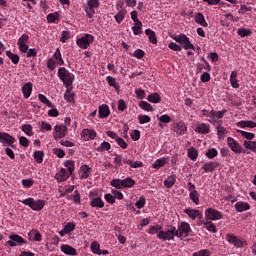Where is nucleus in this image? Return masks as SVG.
<instances>
[{"label": "nucleus", "instance_id": "obj_1", "mask_svg": "<svg viewBox=\"0 0 256 256\" xmlns=\"http://www.w3.org/2000/svg\"><path fill=\"white\" fill-rule=\"evenodd\" d=\"M191 233V225L187 222H181L178 229L174 226H170L166 231H160L158 233V239L160 241H173L175 237H183V235H189Z\"/></svg>", "mask_w": 256, "mask_h": 256}, {"label": "nucleus", "instance_id": "obj_2", "mask_svg": "<svg viewBox=\"0 0 256 256\" xmlns=\"http://www.w3.org/2000/svg\"><path fill=\"white\" fill-rule=\"evenodd\" d=\"M58 77H59L60 81H62L63 85H65V87H67V89H69V87H71V85H73V81L75 79V75H73V73L69 72V70H67V68H65V67H60L58 69Z\"/></svg>", "mask_w": 256, "mask_h": 256}, {"label": "nucleus", "instance_id": "obj_3", "mask_svg": "<svg viewBox=\"0 0 256 256\" xmlns=\"http://www.w3.org/2000/svg\"><path fill=\"white\" fill-rule=\"evenodd\" d=\"M65 61H63V57L61 56V50L56 49L54 55L48 59L47 67L50 71H55L57 69V65H64Z\"/></svg>", "mask_w": 256, "mask_h": 256}, {"label": "nucleus", "instance_id": "obj_4", "mask_svg": "<svg viewBox=\"0 0 256 256\" xmlns=\"http://www.w3.org/2000/svg\"><path fill=\"white\" fill-rule=\"evenodd\" d=\"M21 203H23V205H27L33 211H41V209L45 207V200H35L33 198H27L25 200H22Z\"/></svg>", "mask_w": 256, "mask_h": 256}, {"label": "nucleus", "instance_id": "obj_5", "mask_svg": "<svg viewBox=\"0 0 256 256\" xmlns=\"http://www.w3.org/2000/svg\"><path fill=\"white\" fill-rule=\"evenodd\" d=\"M173 39L174 41H176V43H179L181 47H183V49H185L186 51L189 49H192L193 51H195V46L191 43V40H189V37H187V35L180 34V35L174 36Z\"/></svg>", "mask_w": 256, "mask_h": 256}, {"label": "nucleus", "instance_id": "obj_6", "mask_svg": "<svg viewBox=\"0 0 256 256\" xmlns=\"http://www.w3.org/2000/svg\"><path fill=\"white\" fill-rule=\"evenodd\" d=\"M173 39L174 41H176V43H179L181 47H183V49H185L186 51L189 49H192L193 51H195V46L191 43V40H189V37H187V35L180 34V35L174 36Z\"/></svg>", "mask_w": 256, "mask_h": 256}, {"label": "nucleus", "instance_id": "obj_7", "mask_svg": "<svg viewBox=\"0 0 256 256\" xmlns=\"http://www.w3.org/2000/svg\"><path fill=\"white\" fill-rule=\"evenodd\" d=\"M173 39L174 41H176V43H179L181 47H183V49H185L186 51L189 49H192L193 51H195V46L191 43V40H189V37H187V35L180 34V35L174 36Z\"/></svg>", "mask_w": 256, "mask_h": 256}, {"label": "nucleus", "instance_id": "obj_8", "mask_svg": "<svg viewBox=\"0 0 256 256\" xmlns=\"http://www.w3.org/2000/svg\"><path fill=\"white\" fill-rule=\"evenodd\" d=\"M93 41H95V37L93 35L85 34L76 41V44L78 47H80V49H89V46L91 43H93Z\"/></svg>", "mask_w": 256, "mask_h": 256}, {"label": "nucleus", "instance_id": "obj_9", "mask_svg": "<svg viewBox=\"0 0 256 256\" xmlns=\"http://www.w3.org/2000/svg\"><path fill=\"white\" fill-rule=\"evenodd\" d=\"M89 197H90V205L92 207H95L96 209H103V207H105V202L101 197L97 195V193L90 192Z\"/></svg>", "mask_w": 256, "mask_h": 256}, {"label": "nucleus", "instance_id": "obj_10", "mask_svg": "<svg viewBox=\"0 0 256 256\" xmlns=\"http://www.w3.org/2000/svg\"><path fill=\"white\" fill-rule=\"evenodd\" d=\"M68 132L69 128L66 125H56L54 127L53 137L57 141V139H63V137H65V135H67Z\"/></svg>", "mask_w": 256, "mask_h": 256}, {"label": "nucleus", "instance_id": "obj_11", "mask_svg": "<svg viewBox=\"0 0 256 256\" xmlns=\"http://www.w3.org/2000/svg\"><path fill=\"white\" fill-rule=\"evenodd\" d=\"M205 217L209 221H219L223 219V214L219 210H216L215 208H208L205 211Z\"/></svg>", "mask_w": 256, "mask_h": 256}, {"label": "nucleus", "instance_id": "obj_12", "mask_svg": "<svg viewBox=\"0 0 256 256\" xmlns=\"http://www.w3.org/2000/svg\"><path fill=\"white\" fill-rule=\"evenodd\" d=\"M226 240L234 247L241 248L247 245V241L239 239L235 234L229 233L226 235Z\"/></svg>", "mask_w": 256, "mask_h": 256}, {"label": "nucleus", "instance_id": "obj_13", "mask_svg": "<svg viewBox=\"0 0 256 256\" xmlns=\"http://www.w3.org/2000/svg\"><path fill=\"white\" fill-rule=\"evenodd\" d=\"M17 45L21 53H27L29 51V35L22 34L17 41Z\"/></svg>", "mask_w": 256, "mask_h": 256}, {"label": "nucleus", "instance_id": "obj_14", "mask_svg": "<svg viewBox=\"0 0 256 256\" xmlns=\"http://www.w3.org/2000/svg\"><path fill=\"white\" fill-rule=\"evenodd\" d=\"M9 239L10 240H8L6 242V245H9V247H17L19 245H23V244L27 243V241L23 237H21L17 234L10 235Z\"/></svg>", "mask_w": 256, "mask_h": 256}, {"label": "nucleus", "instance_id": "obj_15", "mask_svg": "<svg viewBox=\"0 0 256 256\" xmlns=\"http://www.w3.org/2000/svg\"><path fill=\"white\" fill-rule=\"evenodd\" d=\"M100 2L99 0H88L87 1V6L85 8L87 17H89V19L93 18V15H95V9H97V7H99Z\"/></svg>", "mask_w": 256, "mask_h": 256}, {"label": "nucleus", "instance_id": "obj_16", "mask_svg": "<svg viewBox=\"0 0 256 256\" xmlns=\"http://www.w3.org/2000/svg\"><path fill=\"white\" fill-rule=\"evenodd\" d=\"M225 113H227L226 109H223L222 111L211 110L210 119H208L209 123L215 125L219 119H223V117H225Z\"/></svg>", "mask_w": 256, "mask_h": 256}, {"label": "nucleus", "instance_id": "obj_17", "mask_svg": "<svg viewBox=\"0 0 256 256\" xmlns=\"http://www.w3.org/2000/svg\"><path fill=\"white\" fill-rule=\"evenodd\" d=\"M227 145L231 149V151H233V153H243V148L241 147L239 142H237V140H235L234 138L228 137Z\"/></svg>", "mask_w": 256, "mask_h": 256}, {"label": "nucleus", "instance_id": "obj_18", "mask_svg": "<svg viewBox=\"0 0 256 256\" xmlns=\"http://www.w3.org/2000/svg\"><path fill=\"white\" fill-rule=\"evenodd\" d=\"M184 213L192 219V221H195V219H203V212L196 209L186 208L184 209Z\"/></svg>", "mask_w": 256, "mask_h": 256}, {"label": "nucleus", "instance_id": "obj_19", "mask_svg": "<svg viewBox=\"0 0 256 256\" xmlns=\"http://www.w3.org/2000/svg\"><path fill=\"white\" fill-rule=\"evenodd\" d=\"M172 130L180 136L185 135L187 133V125H185V122H176L173 124Z\"/></svg>", "mask_w": 256, "mask_h": 256}, {"label": "nucleus", "instance_id": "obj_20", "mask_svg": "<svg viewBox=\"0 0 256 256\" xmlns=\"http://www.w3.org/2000/svg\"><path fill=\"white\" fill-rule=\"evenodd\" d=\"M81 137H83L85 141H90L92 139H95V137H97V132L93 129L85 128L81 133Z\"/></svg>", "mask_w": 256, "mask_h": 256}, {"label": "nucleus", "instance_id": "obj_21", "mask_svg": "<svg viewBox=\"0 0 256 256\" xmlns=\"http://www.w3.org/2000/svg\"><path fill=\"white\" fill-rule=\"evenodd\" d=\"M69 177H71V174H69L67 172V169H65V168L60 169V171L58 173H56V175H55V179L59 183H63V181H67V179H69Z\"/></svg>", "mask_w": 256, "mask_h": 256}, {"label": "nucleus", "instance_id": "obj_22", "mask_svg": "<svg viewBox=\"0 0 256 256\" xmlns=\"http://www.w3.org/2000/svg\"><path fill=\"white\" fill-rule=\"evenodd\" d=\"M22 93L25 99H29L31 97V93H33V83H25L22 87Z\"/></svg>", "mask_w": 256, "mask_h": 256}, {"label": "nucleus", "instance_id": "obj_23", "mask_svg": "<svg viewBox=\"0 0 256 256\" xmlns=\"http://www.w3.org/2000/svg\"><path fill=\"white\" fill-rule=\"evenodd\" d=\"M0 143H6L7 145H13L15 143V138L5 132H0Z\"/></svg>", "mask_w": 256, "mask_h": 256}, {"label": "nucleus", "instance_id": "obj_24", "mask_svg": "<svg viewBox=\"0 0 256 256\" xmlns=\"http://www.w3.org/2000/svg\"><path fill=\"white\" fill-rule=\"evenodd\" d=\"M98 113H99L100 119H105V118L109 117V115H111V110L109 109L108 105L103 104V105L99 106Z\"/></svg>", "mask_w": 256, "mask_h": 256}, {"label": "nucleus", "instance_id": "obj_25", "mask_svg": "<svg viewBox=\"0 0 256 256\" xmlns=\"http://www.w3.org/2000/svg\"><path fill=\"white\" fill-rule=\"evenodd\" d=\"M209 131H211V126L206 123H200L195 128V132L200 133L202 135H207V133H209Z\"/></svg>", "mask_w": 256, "mask_h": 256}, {"label": "nucleus", "instance_id": "obj_26", "mask_svg": "<svg viewBox=\"0 0 256 256\" xmlns=\"http://www.w3.org/2000/svg\"><path fill=\"white\" fill-rule=\"evenodd\" d=\"M60 251H62V253H64V255H71V256L77 255V249H75L72 246L67 245V244L61 245Z\"/></svg>", "mask_w": 256, "mask_h": 256}, {"label": "nucleus", "instance_id": "obj_27", "mask_svg": "<svg viewBox=\"0 0 256 256\" xmlns=\"http://www.w3.org/2000/svg\"><path fill=\"white\" fill-rule=\"evenodd\" d=\"M234 207L238 213H243V211H249V209H251V205L243 201L236 202Z\"/></svg>", "mask_w": 256, "mask_h": 256}, {"label": "nucleus", "instance_id": "obj_28", "mask_svg": "<svg viewBox=\"0 0 256 256\" xmlns=\"http://www.w3.org/2000/svg\"><path fill=\"white\" fill-rule=\"evenodd\" d=\"M219 167L218 162H207L202 166L204 173H213Z\"/></svg>", "mask_w": 256, "mask_h": 256}, {"label": "nucleus", "instance_id": "obj_29", "mask_svg": "<svg viewBox=\"0 0 256 256\" xmlns=\"http://www.w3.org/2000/svg\"><path fill=\"white\" fill-rule=\"evenodd\" d=\"M195 23H198V25H201L202 27H208L209 24L205 20V16H203V13L198 12L194 16Z\"/></svg>", "mask_w": 256, "mask_h": 256}, {"label": "nucleus", "instance_id": "obj_30", "mask_svg": "<svg viewBox=\"0 0 256 256\" xmlns=\"http://www.w3.org/2000/svg\"><path fill=\"white\" fill-rule=\"evenodd\" d=\"M237 127H240L241 129H245L248 127L249 129H255L256 127V122H253L251 120L247 121H239L236 123Z\"/></svg>", "mask_w": 256, "mask_h": 256}, {"label": "nucleus", "instance_id": "obj_31", "mask_svg": "<svg viewBox=\"0 0 256 256\" xmlns=\"http://www.w3.org/2000/svg\"><path fill=\"white\" fill-rule=\"evenodd\" d=\"M80 179H87L91 175V168L87 165H82L79 171Z\"/></svg>", "mask_w": 256, "mask_h": 256}, {"label": "nucleus", "instance_id": "obj_32", "mask_svg": "<svg viewBox=\"0 0 256 256\" xmlns=\"http://www.w3.org/2000/svg\"><path fill=\"white\" fill-rule=\"evenodd\" d=\"M230 85L233 87V89H239L240 85L237 81V71H232L230 75Z\"/></svg>", "mask_w": 256, "mask_h": 256}, {"label": "nucleus", "instance_id": "obj_33", "mask_svg": "<svg viewBox=\"0 0 256 256\" xmlns=\"http://www.w3.org/2000/svg\"><path fill=\"white\" fill-rule=\"evenodd\" d=\"M28 237L30 241H38L42 240L41 233L37 230H32L28 233Z\"/></svg>", "mask_w": 256, "mask_h": 256}, {"label": "nucleus", "instance_id": "obj_34", "mask_svg": "<svg viewBox=\"0 0 256 256\" xmlns=\"http://www.w3.org/2000/svg\"><path fill=\"white\" fill-rule=\"evenodd\" d=\"M245 149L252 151V153H256V141L245 140L243 143Z\"/></svg>", "mask_w": 256, "mask_h": 256}, {"label": "nucleus", "instance_id": "obj_35", "mask_svg": "<svg viewBox=\"0 0 256 256\" xmlns=\"http://www.w3.org/2000/svg\"><path fill=\"white\" fill-rule=\"evenodd\" d=\"M161 229H163L162 227H161V225H159V224H157V225H151V226H149V229H148V234L149 235H156V233H157V236L159 235V233H161V231H163V230H161Z\"/></svg>", "mask_w": 256, "mask_h": 256}, {"label": "nucleus", "instance_id": "obj_36", "mask_svg": "<svg viewBox=\"0 0 256 256\" xmlns=\"http://www.w3.org/2000/svg\"><path fill=\"white\" fill-rule=\"evenodd\" d=\"M166 164H167V158H160V159H157L152 164V167L153 169H161V167H165Z\"/></svg>", "mask_w": 256, "mask_h": 256}, {"label": "nucleus", "instance_id": "obj_37", "mask_svg": "<svg viewBox=\"0 0 256 256\" xmlns=\"http://www.w3.org/2000/svg\"><path fill=\"white\" fill-rule=\"evenodd\" d=\"M90 249L94 255H101V245L97 241L91 243Z\"/></svg>", "mask_w": 256, "mask_h": 256}, {"label": "nucleus", "instance_id": "obj_38", "mask_svg": "<svg viewBox=\"0 0 256 256\" xmlns=\"http://www.w3.org/2000/svg\"><path fill=\"white\" fill-rule=\"evenodd\" d=\"M142 27L143 23L141 21L134 22V26L132 27L134 35H141L143 33Z\"/></svg>", "mask_w": 256, "mask_h": 256}, {"label": "nucleus", "instance_id": "obj_39", "mask_svg": "<svg viewBox=\"0 0 256 256\" xmlns=\"http://www.w3.org/2000/svg\"><path fill=\"white\" fill-rule=\"evenodd\" d=\"M145 33L147 37L149 38V41L153 43V45H157V37L155 35V31L151 29H146Z\"/></svg>", "mask_w": 256, "mask_h": 256}, {"label": "nucleus", "instance_id": "obj_40", "mask_svg": "<svg viewBox=\"0 0 256 256\" xmlns=\"http://www.w3.org/2000/svg\"><path fill=\"white\" fill-rule=\"evenodd\" d=\"M122 185L124 189H127V188L130 189L135 185V180H133V178L131 177H127L122 180Z\"/></svg>", "mask_w": 256, "mask_h": 256}, {"label": "nucleus", "instance_id": "obj_41", "mask_svg": "<svg viewBox=\"0 0 256 256\" xmlns=\"http://www.w3.org/2000/svg\"><path fill=\"white\" fill-rule=\"evenodd\" d=\"M106 81L108 82V85H110V87H114L116 91H119V83H117V80H115L113 76H107Z\"/></svg>", "mask_w": 256, "mask_h": 256}, {"label": "nucleus", "instance_id": "obj_42", "mask_svg": "<svg viewBox=\"0 0 256 256\" xmlns=\"http://www.w3.org/2000/svg\"><path fill=\"white\" fill-rule=\"evenodd\" d=\"M147 100L149 101V103H161V96L159 95V93H152L148 95Z\"/></svg>", "mask_w": 256, "mask_h": 256}, {"label": "nucleus", "instance_id": "obj_43", "mask_svg": "<svg viewBox=\"0 0 256 256\" xmlns=\"http://www.w3.org/2000/svg\"><path fill=\"white\" fill-rule=\"evenodd\" d=\"M175 181H177L175 176H168L167 179L164 181V185L167 189H171V187L175 185Z\"/></svg>", "mask_w": 256, "mask_h": 256}, {"label": "nucleus", "instance_id": "obj_44", "mask_svg": "<svg viewBox=\"0 0 256 256\" xmlns=\"http://www.w3.org/2000/svg\"><path fill=\"white\" fill-rule=\"evenodd\" d=\"M202 225H204L205 229L209 231L210 233H215L217 231V226L213 224L212 222H201Z\"/></svg>", "mask_w": 256, "mask_h": 256}, {"label": "nucleus", "instance_id": "obj_45", "mask_svg": "<svg viewBox=\"0 0 256 256\" xmlns=\"http://www.w3.org/2000/svg\"><path fill=\"white\" fill-rule=\"evenodd\" d=\"M22 131L28 137H33V126L31 124H24L22 125Z\"/></svg>", "mask_w": 256, "mask_h": 256}, {"label": "nucleus", "instance_id": "obj_46", "mask_svg": "<svg viewBox=\"0 0 256 256\" xmlns=\"http://www.w3.org/2000/svg\"><path fill=\"white\" fill-rule=\"evenodd\" d=\"M64 99L67 103H73L75 101V94L71 90L67 89L64 93Z\"/></svg>", "mask_w": 256, "mask_h": 256}, {"label": "nucleus", "instance_id": "obj_47", "mask_svg": "<svg viewBox=\"0 0 256 256\" xmlns=\"http://www.w3.org/2000/svg\"><path fill=\"white\" fill-rule=\"evenodd\" d=\"M188 157L192 161H197V157H199V153L197 152V149L195 148H189L188 149Z\"/></svg>", "mask_w": 256, "mask_h": 256}, {"label": "nucleus", "instance_id": "obj_48", "mask_svg": "<svg viewBox=\"0 0 256 256\" xmlns=\"http://www.w3.org/2000/svg\"><path fill=\"white\" fill-rule=\"evenodd\" d=\"M217 136L218 139H225V136L227 135V129H225V127L219 125L217 126Z\"/></svg>", "mask_w": 256, "mask_h": 256}, {"label": "nucleus", "instance_id": "obj_49", "mask_svg": "<svg viewBox=\"0 0 256 256\" xmlns=\"http://www.w3.org/2000/svg\"><path fill=\"white\" fill-rule=\"evenodd\" d=\"M64 165L68 169L67 172L69 173V175H73V172L75 171V162L67 160L65 161Z\"/></svg>", "mask_w": 256, "mask_h": 256}, {"label": "nucleus", "instance_id": "obj_50", "mask_svg": "<svg viewBox=\"0 0 256 256\" xmlns=\"http://www.w3.org/2000/svg\"><path fill=\"white\" fill-rule=\"evenodd\" d=\"M38 98H39V101H41V103H43L44 105H47V107H51L52 109L53 107H55V105H53V103H51V101H49V99L46 98L45 95L39 94Z\"/></svg>", "mask_w": 256, "mask_h": 256}, {"label": "nucleus", "instance_id": "obj_51", "mask_svg": "<svg viewBox=\"0 0 256 256\" xmlns=\"http://www.w3.org/2000/svg\"><path fill=\"white\" fill-rule=\"evenodd\" d=\"M6 55L8 58L11 59V61L14 65H17V63H19V55L13 54V52H11V51H6Z\"/></svg>", "mask_w": 256, "mask_h": 256}, {"label": "nucleus", "instance_id": "obj_52", "mask_svg": "<svg viewBox=\"0 0 256 256\" xmlns=\"http://www.w3.org/2000/svg\"><path fill=\"white\" fill-rule=\"evenodd\" d=\"M111 149V144L109 142H102L101 145L96 149L99 153H103V151H109Z\"/></svg>", "mask_w": 256, "mask_h": 256}, {"label": "nucleus", "instance_id": "obj_53", "mask_svg": "<svg viewBox=\"0 0 256 256\" xmlns=\"http://www.w3.org/2000/svg\"><path fill=\"white\" fill-rule=\"evenodd\" d=\"M238 133H240L242 137H244L245 139H248V141H253V139H255L254 133L243 131V130H239Z\"/></svg>", "mask_w": 256, "mask_h": 256}, {"label": "nucleus", "instance_id": "obj_54", "mask_svg": "<svg viewBox=\"0 0 256 256\" xmlns=\"http://www.w3.org/2000/svg\"><path fill=\"white\" fill-rule=\"evenodd\" d=\"M110 185L112 187H115V189H124L123 188V180L121 179H113L111 182H110Z\"/></svg>", "mask_w": 256, "mask_h": 256}, {"label": "nucleus", "instance_id": "obj_55", "mask_svg": "<svg viewBox=\"0 0 256 256\" xmlns=\"http://www.w3.org/2000/svg\"><path fill=\"white\" fill-rule=\"evenodd\" d=\"M237 33L240 37H249V35H251L252 32H251V29H246L244 27H241L238 29Z\"/></svg>", "mask_w": 256, "mask_h": 256}, {"label": "nucleus", "instance_id": "obj_56", "mask_svg": "<svg viewBox=\"0 0 256 256\" xmlns=\"http://www.w3.org/2000/svg\"><path fill=\"white\" fill-rule=\"evenodd\" d=\"M189 198L192 202H194L195 205H199V192H197V190L190 192Z\"/></svg>", "mask_w": 256, "mask_h": 256}, {"label": "nucleus", "instance_id": "obj_57", "mask_svg": "<svg viewBox=\"0 0 256 256\" xmlns=\"http://www.w3.org/2000/svg\"><path fill=\"white\" fill-rule=\"evenodd\" d=\"M43 157H45V153H43V151L34 152V159L36 163H43Z\"/></svg>", "mask_w": 256, "mask_h": 256}, {"label": "nucleus", "instance_id": "obj_58", "mask_svg": "<svg viewBox=\"0 0 256 256\" xmlns=\"http://www.w3.org/2000/svg\"><path fill=\"white\" fill-rule=\"evenodd\" d=\"M140 109H143L144 111H153V106L149 104V102L141 101L139 103Z\"/></svg>", "mask_w": 256, "mask_h": 256}, {"label": "nucleus", "instance_id": "obj_59", "mask_svg": "<svg viewBox=\"0 0 256 256\" xmlns=\"http://www.w3.org/2000/svg\"><path fill=\"white\" fill-rule=\"evenodd\" d=\"M59 19V13H50L47 15V21L48 23H55Z\"/></svg>", "mask_w": 256, "mask_h": 256}, {"label": "nucleus", "instance_id": "obj_60", "mask_svg": "<svg viewBox=\"0 0 256 256\" xmlns=\"http://www.w3.org/2000/svg\"><path fill=\"white\" fill-rule=\"evenodd\" d=\"M122 164V158L121 155L119 154H115V158H114V169H119V167H121Z\"/></svg>", "mask_w": 256, "mask_h": 256}, {"label": "nucleus", "instance_id": "obj_61", "mask_svg": "<svg viewBox=\"0 0 256 256\" xmlns=\"http://www.w3.org/2000/svg\"><path fill=\"white\" fill-rule=\"evenodd\" d=\"M192 256H211V252L208 249H202L194 252Z\"/></svg>", "mask_w": 256, "mask_h": 256}, {"label": "nucleus", "instance_id": "obj_62", "mask_svg": "<svg viewBox=\"0 0 256 256\" xmlns=\"http://www.w3.org/2000/svg\"><path fill=\"white\" fill-rule=\"evenodd\" d=\"M216 155H218V152H217V149L215 148L209 149L206 152V157H208V159H215Z\"/></svg>", "mask_w": 256, "mask_h": 256}, {"label": "nucleus", "instance_id": "obj_63", "mask_svg": "<svg viewBox=\"0 0 256 256\" xmlns=\"http://www.w3.org/2000/svg\"><path fill=\"white\" fill-rule=\"evenodd\" d=\"M114 19L116 23H121L123 19H125V11H120L118 12L115 16Z\"/></svg>", "mask_w": 256, "mask_h": 256}, {"label": "nucleus", "instance_id": "obj_64", "mask_svg": "<svg viewBox=\"0 0 256 256\" xmlns=\"http://www.w3.org/2000/svg\"><path fill=\"white\" fill-rule=\"evenodd\" d=\"M137 209H143L145 207V197L141 196L139 200L135 202Z\"/></svg>", "mask_w": 256, "mask_h": 256}]
</instances>
